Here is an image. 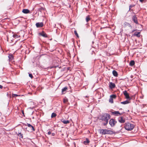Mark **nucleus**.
<instances>
[{
	"mask_svg": "<svg viewBox=\"0 0 147 147\" xmlns=\"http://www.w3.org/2000/svg\"><path fill=\"white\" fill-rule=\"evenodd\" d=\"M116 123V121H115L114 119H111L109 121V123L112 127H113L115 125Z\"/></svg>",
	"mask_w": 147,
	"mask_h": 147,
	"instance_id": "39448f33",
	"label": "nucleus"
},
{
	"mask_svg": "<svg viewBox=\"0 0 147 147\" xmlns=\"http://www.w3.org/2000/svg\"><path fill=\"white\" fill-rule=\"evenodd\" d=\"M129 103V101H128L127 100H126V101H124L123 102H121V104H124V105L127 104L128 103Z\"/></svg>",
	"mask_w": 147,
	"mask_h": 147,
	"instance_id": "4be33fe9",
	"label": "nucleus"
},
{
	"mask_svg": "<svg viewBox=\"0 0 147 147\" xmlns=\"http://www.w3.org/2000/svg\"><path fill=\"white\" fill-rule=\"evenodd\" d=\"M51 134V132L50 131H49V132H48V134H49V135H50Z\"/></svg>",
	"mask_w": 147,
	"mask_h": 147,
	"instance_id": "473e14b6",
	"label": "nucleus"
},
{
	"mask_svg": "<svg viewBox=\"0 0 147 147\" xmlns=\"http://www.w3.org/2000/svg\"><path fill=\"white\" fill-rule=\"evenodd\" d=\"M56 115L55 113H53L51 115V117L52 118H53L54 117H55Z\"/></svg>",
	"mask_w": 147,
	"mask_h": 147,
	"instance_id": "393cba45",
	"label": "nucleus"
},
{
	"mask_svg": "<svg viewBox=\"0 0 147 147\" xmlns=\"http://www.w3.org/2000/svg\"><path fill=\"white\" fill-rule=\"evenodd\" d=\"M144 0H140V1L141 2H142L143 1H144Z\"/></svg>",
	"mask_w": 147,
	"mask_h": 147,
	"instance_id": "c9c22d12",
	"label": "nucleus"
},
{
	"mask_svg": "<svg viewBox=\"0 0 147 147\" xmlns=\"http://www.w3.org/2000/svg\"><path fill=\"white\" fill-rule=\"evenodd\" d=\"M30 12V11L27 9H24L22 11V12L25 14L29 13Z\"/></svg>",
	"mask_w": 147,
	"mask_h": 147,
	"instance_id": "9d476101",
	"label": "nucleus"
},
{
	"mask_svg": "<svg viewBox=\"0 0 147 147\" xmlns=\"http://www.w3.org/2000/svg\"><path fill=\"white\" fill-rule=\"evenodd\" d=\"M99 119L105 121V123H104L105 125H106L108 122V120L110 118V115L107 113H103L99 117Z\"/></svg>",
	"mask_w": 147,
	"mask_h": 147,
	"instance_id": "f257e3e1",
	"label": "nucleus"
},
{
	"mask_svg": "<svg viewBox=\"0 0 147 147\" xmlns=\"http://www.w3.org/2000/svg\"><path fill=\"white\" fill-rule=\"evenodd\" d=\"M39 34L44 37H47V34L44 32L39 33Z\"/></svg>",
	"mask_w": 147,
	"mask_h": 147,
	"instance_id": "1a4fd4ad",
	"label": "nucleus"
},
{
	"mask_svg": "<svg viewBox=\"0 0 147 147\" xmlns=\"http://www.w3.org/2000/svg\"><path fill=\"white\" fill-rule=\"evenodd\" d=\"M9 59H10V60H12V59H13V56L12 55H10L9 56Z\"/></svg>",
	"mask_w": 147,
	"mask_h": 147,
	"instance_id": "a878e982",
	"label": "nucleus"
},
{
	"mask_svg": "<svg viewBox=\"0 0 147 147\" xmlns=\"http://www.w3.org/2000/svg\"><path fill=\"white\" fill-rule=\"evenodd\" d=\"M52 136H54L55 135V134L54 133H52Z\"/></svg>",
	"mask_w": 147,
	"mask_h": 147,
	"instance_id": "f704fd0d",
	"label": "nucleus"
},
{
	"mask_svg": "<svg viewBox=\"0 0 147 147\" xmlns=\"http://www.w3.org/2000/svg\"><path fill=\"white\" fill-rule=\"evenodd\" d=\"M119 121L121 123H123L125 122V119L122 117L119 119Z\"/></svg>",
	"mask_w": 147,
	"mask_h": 147,
	"instance_id": "9b49d317",
	"label": "nucleus"
},
{
	"mask_svg": "<svg viewBox=\"0 0 147 147\" xmlns=\"http://www.w3.org/2000/svg\"><path fill=\"white\" fill-rule=\"evenodd\" d=\"M44 25L43 23L41 22H38L36 23V26L38 28H40L42 27Z\"/></svg>",
	"mask_w": 147,
	"mask_h": 147,
	"instance_id": "423d86ee",
	"label": "nucleus"
},
{
	"mask_svg": "<svg viewBox=\"0 0 147 147\" xmlns=\"http://www.w3.org/2000/svg\"><path fill=\"white\" fill-rule=\"evenodd\" d=\"M109 86L111 89L114 88L115 87V84L112 82H110L109 84Z\"/></svg>",
	"mask_w": 147,
	"mask_h": 147,
	"instance_id": "6e6552de",
	"label": "nucleus"
},
{
	"mask_svg": "<svg viewBox=\"0 0 147 147\" xmlns=\"http://www.w3.org/2000/svg\"><path fill=\"white\" fill-rule=\"evenodd\" d=\"M86 21L87 22H88L89 20H90V18L89 16H88L86 17Z\"/></svg>",
	"mask_w": 147,
	"mask_h": 147,
	"instance_id": "aec40b11",
	"label": "nucleus"
},
{
	"mask_svg": "<svg viewBox=\"0 0 147 147\" xmlns=\"http://www.w3.org/2000/svg\"><path fill=\"white\" fill-rule=\"evenodd\" d=\"M21 136V137L22 138H23V136H22V135L21 134V135H20Z\"/></svg>",
	"mask_w": 147,
	"mask_h": 147,
	"instance_id": "e433bc0d",
	"label": "nucleus"
},
{
	"mask_svg": "<svg viewBox=\"0 0 147 147\" xmlns=\"http://www.w3.org/2000/svg\"><path fill=\"white\" fill-rule=\"evenodd\" d=\"M29 76L31 78H32V77H33V76H32V74H29Z\"/></svg>",
	"mask_w": 147,
	"mask_h": 147,
	"instance_id": "7c9ffc66",
	"label": "nucleus"
},
{
	"mask_svg": "<svg viewBox=\"0 0 147 147\" xmlns=\"http://www.w3.org/2000/svg\"><path fill=\"white\" fill-rule=\"evenodd\" d=\"M68 101V100L67 98H64L63 99V102L64 103H66Z\"/></svg>",
	"mask_w": 147,
	"mask_h": 147,
	"instance_id": "cd10ccee",
	"label": "nucleus"
},
{
	"mask_svg": "<svg viewBox=\"0 0 147 147\" xmlns=\"http://www.w3.org/2000/svg\"><path fill=\"white\" fill-rule=\"evenodd\" d=\"M146 138L147 139V136L146 137Z\"/></svg>",
	"mask_w": 147,
	"mask_h": 147,
	"instance_id": "4c0bfd02",
	"label": "nucleus"
},
{
	"mask_svg": "<svg viewBox=\"0 0 147 147\" xmlns=\"http://www.w3.org/2000/svg\"><path fill=\"white\" fill-rule=\"evenodd\" d=\"M113 75L115 77H117L118 76V74L117 72L115 70H113Z\"/></svg>",
	"mask_w": 147,
	"mask_h": 147,
	"instance_id": "2eb2a0df",
	"label": "nucleus"
},
{
	"mask_svg": "<svg viewBox=\"0 0 147 147\" xmlns=\"http://www.w3.org/2000/svg\"><path fill=\"white\" fill-rule=\"evenodd\" d=\"M116 96L115 94H113L110 96V98L109 99V101L110 102L112 103H113V99L115 98Z\"/></svg>",
	"mask_w": 147,
	"mask_h": 147,
	"instance_id": "20e7f679",
	"label": "nucleus"
},
{
	"mask_svg": "<svg viewBox=\"0 0 147 147\" xmlns=\"http://www.w3.org/2000/svg\"><path fill=\"white\" fill-rule=\"evenodd\" d=\"M3 87V86L0 85V88L2 89V88Z\"/></svg>",
	"mask_w": 147,
	"mask_h": 147,
	"instance_id": "72a5a7b5",
	"label": "nucleus"
},
{
	"mask_svg": "<svg viewBox=\"0 0 147 147\" xmlns=\"http://www.w3.org/2000/svg\"><path fill=\"white\" fill-rule=\"evenodd\" d=\"M19 96V95H17L16 94H13L12 95V96L13 97H16Z\"/></svg>",
	"mask_w": 147,
	"mask_h": 147,
	"instance_id": "c85d7f7f",
	"label": "nucleus"
},
{
	"mask_svg": "<svg viewBox=\"0 0 147 147\" xmlns=\"http://www.w3.org/2000/svg\"><path fill=\"white\" fill-rule=\"evenodd\" d=\"M25 125L27 126L28 127H31L33 131L35 130V129H34L33 127L30 124L27 123L26 124H25Z\"/></svg>",
	"mask_w": 147,
	"mask_h": 147,
	"instance_id": "4468645a",
	"label": "nucleus"
},
{
	"mask_svg": "<svg viewBox=\"0 0 147 147\" xmlns=\"http://www.w3.org/2000/svg\"><path fill=\"white\" fill-rule=\"evenodd\" d=\"M124 25L125 26H129V27L130 26V24L127 22H125V23H124Z\"/></svg>",
	"mask_w": 147,
	"mask_h": 147,
	"instance_id": "b1692460",
	"label": "nucleus"
},
{
	"mask_svg": "<svg viewBox=\"0 0 147 147\" xmlns=\"http://www.w3.org/2000/svg\"><path fill=\"white\" fill-rule=\"evenodd\" d=\"M67 89V87H65L63 88L62 90V92L63 93L65 91H66Z\"/></svg>",
	"mask_w": 147,
	"mask_h": 147,
	"instance_id": "5701e85b",
	"label": "nucleus"
},
{
	"mask_svg": "<svg viewBox=\"0 0 147 147\" xmlns=\"http://www.w3.org/2000/svg\"><path fill=\"white\" fill-rule=\"evenodd\" d=\"M13 38H17L18 37V35L15 34H13Z\"/></svg>",
	"mask_w": 147,
	"mask_h": 147,
	"instance_id": "c756f323",
	"label": "nucleus"
},
{
	"mask_svg": "<svg viewBox=\"0 0 147 147\" xmlns=\"http://www.w3.org/2000/svg\"><path fill=\"white\" fill-rule=\"evenodd\" d=\"M123 94L125 96L126 98L127 99H129L130 97L129 94L127 93V92L126 91H125L123 92Z\"/></svg>",
	"mask_w": 147,
	"mask_h": 147,
	"instance_id": "0eeeda50",
	"label": "nucleus"
},
{
	"mask_svg": "<svg viewBox=\"0 0 147 147\" xmlns=\"http://www.w3.org/2000/svg\"><path fill=\"white\" fill-rule=\"evenodd\" d=\"M100 133L102 134H113V132L111 130L107 129H101L100 130Z\"/></svg>",
	"mask_w": 147,
	"mask_h": 147,
	"instance_id": "7ed1b4c3",
	"label": "nucleus"
},
{
	"mask_svg": "<svg viewBox=\"0 0 147 147\" xmlns=\"http://www.w3.org/2000/svg\"><path fill=\"white\" fill-rule=\"evenodd\" d=\"M140 32H136L134 34V35L136 36L137 37H140Z\"/></svg>",
	"mask_w": 147,
	"mask_h": 147,
	"instance_id": "6ab92c4d",
	"label": "nucleus"
},
{
	"mask_svg": "<svg viewBox=\"0 0 147 147\" xmlns=\"http://www.w3.org/2000/svg\"><path fill=\"white\" fill-rule=\"evenodd\" d=\"M112 113L117 116H119V115H120L121 114L118 111H115L112 112Z\"/></svg>",
	"mask_w": 147,
	"mask_h": 147,
	"instance_id": "ddd939ff",
	"label": "nucleus"
},
{
	"mask_svg": "<svg viewBox=\"0 0 147 147\" xmlns=\"http://www.w3.org/2000/svg\"><path fill=\"white\" fill-rule=\"evenodd\" d=\"M89 141L87 138H86V140L84 142V143L85 144L87 145L89 143Z\"/></svg>",
	"mask_w": 147,
	"mask_h": 147,
	"instance_id": "f3484780",
	"label": "nucleus"
},
{
	"mask_svg": "<svg viewBox=\"0 0 147 147\" xmlns=\"http://www.w3.org/2000/svg\"><path fill=\"white\" fill-rule=\"evenodd\" d=\"M74 34L77 37H78V38L79 37V36H78V34L77 33L76 31V30H75L74 31Z\"/></svg>",
	"mask_w": 147,
	"mask_h": 147,
	"instance_id": "bb28decb",
	"label": "nucleus"
},
{
	"mask_svg": "<svg viewBox=\"0 0 147 147\" xmlns=\"http://www.w3.org/2000/svg\"><path fill=\"white\" fill-rule=\"evenodd\" d=\"M133 20L136 24H138L137 18L135 16H133L132 18Z\"/></svg>",
	"mask_w": 147,
	"mask_h": 147,
	"instance_id": "f8f14e48",
	"label": "nucleus"
},
{
	"mask_svg": "<svg viewBox=\"0 0 147 147\" xmlns=\"http://www.w3.org/2000/svg\"><path fill=\"white\" fill-rule=\"evenodd\" d=\"M45 8L42 7H41L38 9V10L41 12H43L45 10Z\"/></svg>",
	"mask_w": 147,
	"mask_h": 147,
	"instance_id": "dca6fc26",
	"label": "nucleus"
},
{
	"mask_svg": "<svg viewBox=\"0 0 147 147\" xmlns=\"http://www.w3.org/2000/svg\"><path fill=\"white\" fill-rule=\"evenodd\" d=\"M134 64H135L134 61L133 60L131 61L129 63V64H130V65L131 66H133V65H134Z\"/></svg>",
	"mask_w": 147,
	"mask_h": 147,
	"instance_id": "412c9836",
	"label": "nucleus"
},
{
	"mask_svg": "<svg viewBox=\"0 0 147 147\" xmlns=\"http://www.w3.org/2000/svg\"><path fill=\"white\" fill-rule=\"evenodd\" d=\"M125 127L127 130L131 131L134 128V125L132 124L128 123L125 124Z\"/></svg>",
	"mask_w": 147,
	"mask_h": 147,
	"instance_id": "f03ea898",
	"label": "nucleus"
},
{
	"mask_svg": "<svg viewBox=\"0 0 147 147\" xmlns=\"http://www.w3.org/2000/svg\"><path fill=\"white\" fill-rule=\"evenodd\" d=\"M134 5H131L129 7V9H130L132 7L134 6Z\"/></svg>",
	"mask_w": 147,
	"mask_h": 147,
	"instance_id": "2f4dec72",
	"label": "nucleus"
},
{
	"mask_svg": "<svg viewBox=\"0 0 147 147\" xmlns=\"http://www.w3.org/2000/svg\"><path fill=\"white\" fill-rule=\"evenodd\" d=\"M62 122L64 124H67L69 123V121L68 120H65L62 119Z\"/></svg>",
	"mask_w": 147,
	"mask_h": 147,
	"instance_id": "a211bd4d",
	"label": "nucleus"
}]
</instances>
